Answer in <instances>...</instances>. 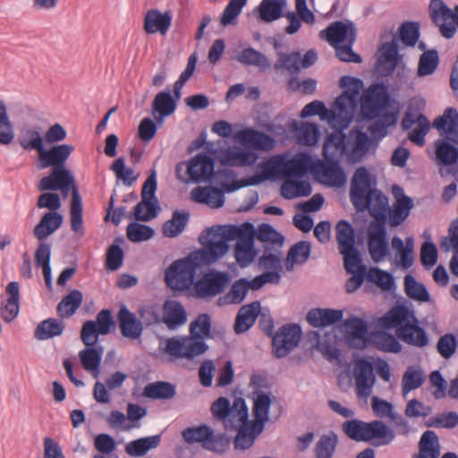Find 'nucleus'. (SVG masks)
Segmentation results:
<instances>
[{
  "label": "nucleus",
  "instance_id": "35",
  "mask_svg": "<svg viewBox=\"0 0 458 458\" xmlns=\"http://www.w3.org/2000/svg\"><path fill=\"white\" fill-rule=\"evenodd\" d=\"M182 435L183 440L189 445L199 444L206 450L212 445L210 438L213 436V428L206 423L188 427L182 430Z\"/></svg>",
  "mask_w": 458,
  "mask_h": 458
},
{
  "label": "nucleus",
  "instance_id": "57",
  "mask_svg": "<svg viewBox=\"0 0 458 458\" xmlns=\"http://www.w3.org/2000/svg\"><path fill=\"white\" fill-rule=\"evenodd\" d=\"M126 234L130 242L138 243L153 238L155 235V230L148 225L131 223L127 226Z\"/></svg>",
  "mask_w": 458,
  "mask_h": 458
},
{
  "label": "nucleus",
  "instance_id": "21",
  "mask_svg": "<svg viewBox=\"0 0 458 458\" xmlns=\"http://www.w3.org/2000/svg\"><path fill=\"white\" fill-rule=\"evenodd\" d=\"M118 327L121 335L131 341L140 340L144 331V324L135 313L122 304L117 314Z\"/></svg>",
  "mask_w": 458,
  "mask_h": 458
},
{
  "label": "nucleus",
  "instance_id": "39",
  "mask_svg": "<svg viewBox=\"0 0 458 458\" xmlns=\"http://www.w3.org/2000/svg\"><path fill=\"white\" fill-rule=\"evenodd\" d=\"M191 214L188 210L175 209L172 213V218L164 223L163 234L168 238L179 236L186 228L190 221Z\"/></svg>",
  "mask_w": 458,
  "mask_h": 458
},
{
  "label": "nucleus",
  "instance_id": "38",
  "mask_svg": "<svg viewBox=\"0 0 458 458\" xmlns=\"http://www.w3.org/2000/svg\"><path fill=\"white\" fill-rule=\"evenodd\" d=\"M161 443V434L140 437L129 442L125 452L131 457H143L151 449L157 448Z\"/></svg>",
  "mask_w": 458,
  "mask_h": 458
},
{
  "label": "nucleus",
  "instance_id": "8",
  "mask_svg": "<svg viewBox=\"0 0 458 458\" xmlns=\"http://www.w3.org/2000/svg\"><path fill=\"white\" fill-rule=\"evenodd\" d=\"M157 175L152 168L141 188V200L138 202L129 214V218L137 222H149L161 212V206L157 196Z\"/></svg>",
  "mask_w": 458,
  "mask_h": 458
},
{
  "label": "nucleus",
  "instance_id": "12",
  "mask_svg": "<svg viewBox=\"0 0 458 458\" xmlns=\"http://www.w3.org/2000/svg\"><path fill=\"white\" fill-rule=\"evenodd\" d=\"M252 387V415L254 419L269 420L270 409L276 397L269 391L271 385L267 377L260 373H252L250 379Z\"/></svg>",
  "mask_w": 458,
  "mask_h": 458
},
{
  "label": "nucleus",
  "instance_id": "61",
  "mask_svg": "<svg viewBox=\"0 0 458 458\" xmlns=\"http://www.w3.org/2000/svg\"><path fill=\"white\" fill-rule=\"evenodd\" d=\"M206 340L207 339L201 336H196L191 334L190 335H185L186 360H193L196 357L206 353L209 348Z\"/></svg>",
  "mask_w": 458,
  "mask_h": 458
},
{
  "label": "nucleus",
  "instance_id": "25",
  "mask_svg": "<svg viewBox=\"0 0 458 458\" xmlns=\"http://www.w3.org/2000/svg\"><path fill=\"white\" fill-rule=\"evenodd\" d=\"M178 102L177 98L172 95V90L167 87L154 97L151 104V114L159 123H164L165 118L174 114Z\"/></svg>",
  "mask_w": 458,
  "mask_h": 458
},
{
  "label": "nucleus",
  "instance_id": "31",
  "mask_svg": "<svg viewBox=\"0 0 458 458\" xmlns=\"http://www.w3.org/2000/svg\"><path fill=\"white\" fill-rule=\"evenodd\" d=\"M64 223L60 212H45L33 229V234L38 241H45L58 230Z\"/></svg>",
  "mask_w": 458,
  "mask_h": 458
},
{
  "label": "nucleus",
  "instance_id": "10",
  "mask_svg": "<svg viewBox=\"0 0 458 458\" xmlns=\"http://www.w3.org/2000/svg\"><path fill=\"white\" fill-rule=\"evenodd\" d=\"M74 150L72 144L63 143L60 145H48L39 151L35 164L38 170L50 168L47 176H54L72 171L67 167L66 163Z\"/></svg>",
  "mask_w": 458,
  "mask_h": 458
},
{
  "label": "nucleus",
  "instance_id": "55",
  "mask_svg": "<svg viewBox=\"0 0 458 458\" xmlns=\"http://www.w3.org/2000/svg\"><path fill=\"white\" fill-rule=\"evenodd\" d=\"M348 269L346 273L352 276L345 283V290L352 293L360 288L365 281L366 267L361 262V257L359 258L357 264L348 267Z\"/></svg>",
  "mask_w": 458,
  "mask_h": 458
},
{
  "label": "nucleus",
  "instance_id": "23",
  "mask_svg": "<svg viewBox=\"0 0 458 458\" xmlns=\"http://www.w3.org/2000/svg\"><path fill=\"white\" fill-rule=\"evenodd\" d=\"M173 21V13L171 10L162 13L157 8L149 9L144 15L143 30L148 35L159 33L162 36L166 35Z\"/></svg>",
  "mask_w": 458,
  "mask_h": 458
},
{
  "label": "nucleus",
  "instance_id": "34",
  "mask_svg": "<svg viewBox=\"0 0 458 458\" xmlns=\"http://www.w3.org/2000/svg\"><path fill=\"white\" fill-rule=\"evenodd\" d=\"M441 445L437 434L433 430H426L419 441V452L412 458H438Z\"/></svg>",
  "mask_w": 458,
  "mask_h": 458
},
{
  "label": "nucleus",
  "instance_id": "48",
  "mask_svg": "<svg viewBox=\"0 0 458 458\" xmlns=\"http://www.w3.org/2000/svg\"><path fill=\"white\" fill-rule=\"evenodd\" d=\"M369 422L359 419H350L342 425V430L351 440L356 442H366L368 437Z\"/></svg>",
  "mask_w": 458,
  "mask_h": 458
},
{
  "label": "nucleus",
  "instance_id": "40",
  "mask_svg": "<svg viewBox=\"0 0 458 458\" xmlns=\"http://www.w3.org/2000/svg\"><path fill=\"white\" fill-rule=\"evenodd\" d=\"M176 394L175 385L167 381L148 383L142 395L150 400H170Z\"/></svg>",
  "mask_w": 458,
  "mask_h": 458
},
{
  "label": "nucleus",
  "instance_id": "22",
  "mask_svg": "<svg viewBox=\"0 0 458 458\" xmlns=\"http://www.w3.org/2000/svg\"><path fill=\"white\" fill-rule=\"evenodd\" d=\"M343 316V310L314 308L307 313L306 320L314 328L325 329L328 327L340 328Z\"/></svg>",
  "mask_w": 458,
  "mask_h": 458
},
{
  "label": "nucleus",
  "instance_id": "41",
  "mask_svg": "<svg viewBox=\"0 0 458 458\" xmlns=\"http://www.w3.org/2000/svg\"><path fill=\"white\" fill-rule=\"evenodd\" d=\"M83 301V293L78 289H73L65 294L56 306V313L61 318H68L73 316Z\"/></svg>",
  "mask_w": 458,
  "mask_h": 458
},
{
  "label": "nucleus",
  "instance_id": "37",
  "mask_svg": "<svg viewBox=\"0 0 458 458\" xmlns=\"http://www.w3.org/2000/svg\"><path fill=\"white\" fill-rule=\"evenodd\" d=\"M187 321L183 305L175 300H167L164 304V322L170 329H176Z\"/></svg>",
  "mask_w": 458,
  "mask_h": 458
},
{
  "label": "nucleus",
  "instance_id": "18",
  "mask_svg": "<svg viewBox=\"0 0 458 458\" xmlns=\"http://www.w3.org/2000/svg\"><path fill=\"white\" fill-rule=\"evenodd\" d=\"M231 281L232 276L229 272L211 268L203 274L199 282L195 285L194 296L198 298L215 297L224 293Z\"/></svg>",
  "mask_w": 458,
  "mask_h": 458
},
{
  "label": "nucleus",
  "instance_id": "59",
  "mask_svg": "<svg viewBox=\"0 0 458 458\" xmlns=\"http://www.w3.org/2000/svg\"><path fill=\"white\" fill-rule=\"evenodd\" d=\"M438 250L431 236L425 240L420 247V260L426 270L432 268L437 262Z\"/></svg>",
  "mask_w": 458,
  "mask_h": 458
},
{
  "label": "nucleus",
  "instance_id": "11",
  "mask_svg": "<svg viewBox=\"0 0 458 458\" xmlns=\"http://www.w3.org/2000/svg\"><path fill=\"white\" fill-rule=\"evenodd\" d=\"M335 238L339 253L343 255L344 267L349 271L348 267L357 264L361 257L357 248L356 229L348 220L341 219L335 225Z\"/></svg>",
  "mask_w": 458,
  "mask_h": 458
},
{
  "label": "nucleus",
  "instance_id": "3",
  "mask_svg": "<svg viewBox=\"0 0 458 458\" xmlns=\"http://www.w3.org/2000/svg\"><path fill=\"white\" fill-rule=\"evenodd\" d=\"M387 80L377 79L369 88L372 108L368 117L371 122L368 127L370 133L358 131L366 148L377 146L379 140L388 133V129L397 124L403 106L390 90Z\"/></svg>",
  "mask_w": 458,
  "mask_h": 458
},
{
  "label": "nucleus",
  "instance_id": "49",
  "mask_svg": "<svg viewBox=\"0 0 458 458\" xmlns=\"http://www.w3.org/2000/svg\"><path fill=\"white\" fill-rule=\"evenodd\" d=\"M404 292L406 295L413 301L420 302H428L430 301V294L425 284L418 282L415 277L410 274L404 276Z\"/></svg>",
  "mask_w": 458,
  "mask_h": 458
},
{
  "label": "nucleus",
  "instance_id": "4",
  "mask_svg": "<svg viewBox=\"0 0 458 458\" xmlns=\"http://www.w3.org/2000/svg\"><path fill=\"white\" fill-rule=\"evenodd\" d=\"M204 175L205 177L194 182H206L210 184L216 182L221 186V188L208 187V190H200L207 195L206 199L201 200L206 201V204L212 208H220L225 205V192L231 193L242 187L259 185L266 181L263 174L256 173L254 175L243 178L240 183L233 170L229 168L214 170L211 166L205 167Z\"/></svg>",
  "mask_w": 458,
  "mask_h": 458
},
{
  "label": "nucleus",
  "instance_id": "5",
  "mask_svg": "<svg viewBox=\"0 0 458 458\" xmlns=\"http://www.w3.org/2000/svg\"><path fill=\"white\" fill-rule=\"evenodd\" d=\"M39 191H61V199L72 197L70 202L71 229L80 235L84 234L83 227V203L77 182L72 171L54 175L43 176L37 186Z\"/></svg>",
  "mask_w": 458,
  "mask_h": 458
},
{
  "label": "nucleus",
  "instance_id": "56",
  "mask_svg": "<svg viewBox=\"0 0 458 458\" xmlns=\"http://www.w3.org/2000/svg\"><path fill=\"white\" fill-rule=\"evenodd\" d=\"M374 345L381 352L399 353L402 351V344L391 332H383L372 335Z\"/></svg>",
  "mask_w": 458,
  "mask_h": 458
},
{
  "label": "nucleus",
  "instance_id": "62",
  "mask_svg": "<svg viewBox=\"0 0 458 458\" xmlns=\"http://www.w3.org/2000/svg\"><path fill=\"white\" fill-rule=\"evenodd\" d=\"M248 0H230L224 9L220 22L223 26L233 25Z\"/></svg>",
  "mask_w": 458,
  "mask_h": 458
},
{
  "label": "nucleus",
  "instance_id": "53",
  "mask_svg": "<svg viewBox=\"0 0 458 458\" xmlns=\"http://www.w3.org/2000/svg\"><path fill=\"white\" fill-rule=\"evenodd\" d=\"M15 137L13 124L8 114L7 107L3 100H0V144L10 145Z\"/></svg>",
  "mask_w": 458,
  "mask_h": 458
},
{
  "label": "nucleus",
  "instance_id": "6",
  "mask_svg": "<svg viewBox=\"0 0 458 458\" xmlns=\"http://www.w3.org/2000/svg\"><path fill=\"white\" fill-rule=\"evenodd\" d=\"M377 178L366 166L356 168L350 182V200L359 212L368 210L374 204V213L378 206H386L387 196L376 188Z\"/></svg>",
  "mask_w": 458,
  "mask_h": 458
},
{
  "label": "nucleus",
  "instance_id": "15",
  "mask_svg": "<svg viewBox=\"0 0 458 458\" xmlns=\"http://www.w3.org/2000/svg\"><path fill=\"white\" fill-rule=\"evenodd\" d=\"M428 13L441 36L446 39L454 38L458 30V4L452 9L443 0H431Z\"/></svg>",
  "mask_w": 458,
  "mask_h": 458
},
{
  "label": "nucleus",
  "instance_id": "26",
  "mask_svg": "<svg viewBox=\"0 0 458 458\" xmlns=\"http://www.w3.org/2000/svg\"><path fill=\"white\" fill-rule=\"evenodd\" d=\"M84 345L85 348L79 352L81 364L85 370L89 371L97 378L100 374L104 347L98 341Z\"/></svg>",
  "mask_w": 458,
  "mask_h": 458
},
{
  "label": "nucleus",
  "instance_id": "43",
  "mask_svg": "<svg viewBox=\"0 0 458 458\" xmlns=\"http://www.w3.org/2000/svg\"><path fill=\"white\" fill-rule=\"evenodd\" d=\"M256 240L261 242L264 249H267L283 247L285 237L270 224L261 223L258 226Z\"/></svg>",
  "mask_w": 458,
  "mask_h": 458
},
{
  "label": "nucleus",
  "instance_id": "20",
  "mask_svg": "<svg viewBox=\"0 0 458 458\" xmlns=\"http://www.w3.org/2000/svg\"><path fill=\"white\" fill-rule=\"evenodd\" d=\"M356 384V393L359 397H368L376 384V373L373 371V363L368 357L357 361L353 373Z\"/></svg>",
  "mask_w": 458,
  "mask_h": 458
},
{
  "label": "nucleus",
  "instance_id": "47",
  "mask_svg": "<svg viewBox=\"0 0 458 458\" xmlns=\"http://www.w3.org/2000/svg\"><path fill=\"white\" fill-rule=\"evenodd\" d=\"M426 380L423 369L418 366H410L403 373L402 379V393L405 396L412 390L420 388Z\"/></svg>",
  "mask_w": 458,
  "mask_h": 458
},
{
  "label": "nucleus",
  "instance_id": "45",
  "mask_svg": "<svg viewBox=\"0 0 458 458\" xmlns=\"http://www.w3.org/2000/svg\"><path fill=\"white\" fill-rule=\"evenodd\" d=\"M311 243L309 241H299L293 244L287 252L286 269L288 271L293 268L295 264H303L310 257Z\"/></svg>",
  "mask_w": 458,
  "mask_h": 458
},
{
  "label": "nucleus",
  "instance_id": "7",
  "mask_svg": "<svg viewBox=\"0 0 458 458\" xmlns=\"http://www.w3.org/2000/svg\"><path fill=\"white\" fill-rule=\"evenodd\" d=\"M356 37V26L350 20L333 21L319 32V38L335 48V56L341 62L360 64L361 55L352 49Z\"/></svg>",
  "mask_w": 458,
  "mask_h": 458
},
{
  "label": "nucleus",
  "instance_id": "36",
  "mask_svg": "<svg viewBox=\"0 0 458 458\" xmlns=\"http://www.w3.org/2000/svg\"><path fill=\"white\" fill-rule=\"evenodd\" d=\"M64 318H48L39 322L34 331V337L39 341L53 339L63 335L65 329Z\"/></svg>",
  "mask_w": 458,
  "mask_h": 458
},
{
  "label": "nucleus",
  "instance_id": "33",
  "mask_svg": "<svg viewBox=\"0 0 458 458\" xmlns=\"http://www.w3.org/2000/svg\"><path fill=\"white\" fill-rule=\"evenodd\" d=\"M124 244V238L123 236H116L107 247L104 262L105 269L107 272L116 271L123 265L125 252L123 245Z\"/></svg>",
  "mask_w": 458,
  "mask_h": 458
},
{
  "label": "nucleus",
  "instance_id": "1",
  "mask_svg": "<svg viewBox=\"0 0 458 458\" xmlns=\"http://www.w3.org/2000/svg\"><path fill=\"white\" fill-rule=\"evenodd\" d=\"M237 225H212L199 236L202 249L173 261L165 270V285L174 296L187 293L194 284L199 269L209 267L225 256L230 242H238Z\"/></svg>",
  "mask_w": 458,
  "mask_h": 458
},
{
  "label": "nucleus",
  "instance_id": "29",
  "mask_svg": "<svg viewBox=\"0 0 458 458\" xmlns=\"http://www.w3.org/2000/svg\"><path fill=\"white\" fill-rule=\"evenodd\" d=\"M394 437V430L383 420H374L369 422L367 443L377 447L390 444Z\"/></svg>",
  "mask_w": 458,
  "mask_h": 458
},
{
  "label": "nucleus",
  "instance_id": "27",
  "mask_svg": "<svg viewBox=\"0 0 458 458\" xmlns=\"http://www.w3.org/2000/svg\"><path fill=\"white\" fill-rule=\"evenodd\" d=\"M260 311L261 304L259 301L242 305L238 310L234 319V333L241 335L249 331L259 317Z\"/></svg>",
  "mask_w": 458,
  "mask_h": 458
},
{
  "label": "nucleus",
  "instance_id": "28",
  "mask_svg": "<svg viewBox=\"0 0 458 458\" xmlns=\"http://www.w3.org/2000/svg\"><path fill=\"white\" fill-rule=\"evenodd\" d=\"M404 309L405 301L403 304L391 309L383 316L376 318L373 322H371L373 328L372 335L390 332L392 329H394L397 335V327L399 328L400 323L404 320Z\"/></svg>",
  "mask_w": 458,
  "mask_h": 458
},
{
  "label": "nucleus",
  "instance_id": "63",
  "mask_svg": "<svg viewBox=\"0 0 458 458\" xmlns=\"http://www.w3.org/2000/svg\"><path fill=\"white\" fill-rule=\"evenodd\" d=\"M249 291L247 277H241L232 284L225 299L230 304H240L245 300Z\"/></svg>",
  "mask_w": 458,
  "mask_h": 458
},
{
  "label": "nucleus",
  "instance_id": "44",
  "mask_svg": "<svg viewBox=\"0 0 458 458\" xmlns=\"http://www.w3.org/2000/svg\"><path fill=\"white\" fill-rule=\"evenodd\" d=\"M18 143L24 150H36L38 155L46 146L41 128L38 126L22 131V134L18 138Z\"/></svg>",
  "mask_w": 458,
  "mask_h": 458
},
{
  "label": "nucleus",
  "instance_id": "42",
  "mask_svg": "<svg viewBox=\"0 0 458 458\" xmlns=\"http://www.w3.org/2000/svg\"><path fill=\"white\" fill-rule=\"evenodd\" d=\"M420 37V25L418 21H405L401 23L394 39L400 41L404 47H415Z\"/></svg>",
  "mask_w": 458,
  "mask_h": 458
},
{
  "label": "nucleus",
  "instance_id": "52",
  "mask_svg": "<svg viewBox=\"0 0 458 458\" xmlns=\"http://www.w3.org/2000/svg\"><path fill=\"white\" fill-rule=\"evenodd\" d=\"M110 170H112L116 176V183L118 184V182L122 181L127 187L132 186L139 176L138 174H134V170L131 167L126 166L124 157H117L110 165Z\"/></svg>",
  "mask_w": 458,
  "mask_h": 458
},
{
  "label": "nucleus",
  "instance_id": "2",
  "mask_svg": "<svg viewBox=\"0 0 458 458\" xmlns=\"http://www.w3.org/2000/svg\"><path fill=\"white\" fill-rule=\"evenodd\" d=\"M432 127L441 136L435 142V160L441 177L453 176L454 182L444 188L442 200L449 203L457 194L458 183V111L455 107L445 108L442 115L436 117Z\"/></svg>",
  "mask_w": 458,
  "mask_h": 458
},
{
  "label": "nucleus",
  "instance_id": "13",
  "mask_svg": "<svg viewBox=\"0 0 458 458\" xmlns=\"http://www.w3.org/2000/svg\"><path fill=\"white\" fill-rule=\"evenodd\" d=\"M404 320L400 323L397 327V335L399 340L403 343L423 348L429 343L428 335L424 327L420 326V322L415 316L414 309L411 302L405 301Z\"/></svg>",
  "mask_w": 458,
  "mask_h": 458
},
{
  "label": "nucleus",
  "instance_id": "60",
  "mask_svg": "<svg viewBox=\"0 0 458 458\" xmlns=\"http://www.w3.org/2000/svg\"><path fill=\"white\" fill-rule=\"evenodd\" d=\"M369 282L373 283L384 292H392L395 289L396 284L393 274L387 270L374 267V272L369 277Z\"/></svg>",
  "mask_w": 458,
  "mask_h": 458
},
{
  "label": "nucleus",
  "instance_id": "24",
  "mask_svg": "<svg viewBox=\"0 0 458 458\" xmlns=\"http://www.w3.org/2000/svg\"><path fill=\"white\" fill-rule=\"evenodd\" d=\"M281 247L264 249L259 258V266L264 269L273 284L280 283L283 272V258Z\"/></svg>",
  "mask_w": 458,
  "mask_h": 458
},
{
  "label": "nucleus",
  "instance_id": "54",
  "mask_svg": "<svg viewBox=\"0 0 458 458\" xmlns=\"http://www.w3.org/2000/svg\"><path fill=\"white\" fill-rule=\"evenodd\" d=\"M190 334L196 336H201L204 339H212V319L208 313L199 314L192 320L189 327Z\"/></svg>",
  "mask_w": 458,
  "mask_h": 458
},
{
  "label": "nucleus",
  "instance_id": "30",
  "mask_svg": "<svg viewBox=\"0 0 458 458\" xmlns=\"http://www.w3.org/2000/svg\"><path fill=\"white\" fill-rule=\"evenodd\" d=\"M369 214L374 219L372 222H384L386 226L387 225L392 228L398 227L401 225L408 217L403 211L397 208L395 206L390 208L388 205V199L386 200V206H378L377 210L374 213V204L368 209Z\"/></svg>",
  "mask_w": 458,
  "mask_h": 458
},
{
  "label": "nucleus",
  "instance_id": "64",
  "mask_svg": "<svg viewBox=\"0 0 458 458\" xmlns=\"http://www.w3.org/2000/svg\"><path fill=\"white\" fill-rule=\"evenodd\" d=\"M337 442V436L335 433H332V435H323L316 444V457L332 458Z\"/></svg>",
  "mask_w": 458,
  "mask_h": 458
},
{
  "label": "nucleus",
  "instance_id": "19",
  "mask_svg": "<svg viewBox=\"0 0 458 458\" xmlns=\"http://www.w3.org/2000/svg\"><path fill=\"white\" fill-rule=\"evenodd\" d=\"M288 130L301 146L316 148L321 139L320 126L314 122L291 120Z\"/></svg>",
  "mask_w": 458,
  "mask_h": 458
},
{
  "label": "nucleus",
  "instance_id": "16",
  "mask_svg": "<svg viewBox=\"0 0 458 458\" xmlns=\"http://www.w3.org/2000/svg\"><path fill=\"white\" fill-rule=\"evenodd\" d=\"M259 126L266 131H260L252 127H247L239 131L236 134V140L241 143L250 144L258 149L270 150L275 144L274 138L267 132L271 134H279L278 131H284V128L280 124H276L274 122H262L259 121Z\"/></svg>",
  "mask_w": 458,
  "mask_h": 458
},
{
  "label": "nucleus",
  "instance_id": "17",
  "mask_svg": "<svg viewBox=\"0 0 458 458\" xmlns=\"http://www.w3.org/2000/svg\"><path fill=\"white\" fill-rule=\"evenodd\" d=\"M302 330L297 323L281 326L271 337V352L274 357L282 359L288 356L300 344Z\"/></svg>",
  "mask_w": 458,
  "mask_h": 458
},
{
  "label": "nucleus",
  "instance_id": "9",
  "mask_svg": "<svg viewBox=\"0 0 458 458\" xmlns=\"http://www.w3.org/2000/svg\"><path fill=\"white\" fill-rule=\"evenodd\" d=\"M214 418L221 421L225 430L235 429L239 425L236 422L246 420L249 418V408L243 397L235 396L231 404L229 398L220 396L211 405Z\"/></svg>",
  "mask_w": 458,
  "mask_h": 458
},
{
  "label": "nucleus",
  "instance_id": "50",
  "mask_svg": "<svg viewBox=\"0 0 458 458\" xmlns=\"http://www.w3.org/2000/svg\"><path fill=\"white\" fill-rule=\"evenodd\" d=\"M260 249L252 244H235L233 255L238 266L245 268L251 265L259 257Z\"/></svg>",
  "mask_w": 458,
  "mask_h": 458
},
{
  "label": "nucleus",
  "instance_id": "32",
  "mask_svg": "<svg viewBox=\"0 0 458 458\" xmlns=\"http://www.w3.org/2000/svg\"><path fill=\"white\" fill-rule=\"evenodd\" d=\"M286 5V0H262L255 12L260 21L270 23L284 17Z\"/></svg>",
  "mask_w": 458,
  "mask_h": 458
},
{
  "label": "nucleus",
  "instance_id": "46",
  "mask_svg": "<svg viewBox=\"0 0 458 458\" xmlns=\"http://www.w3.org/2000/svg\"><path fill=\"white\" fill-rule=\"evenodd\" d=\"M372 328L371 322L362 317L351 315L347 319L343 318L339 330L346 336H358Z\"/></svg>",
  "mask_w": 458,
  "mask_h": 458
},
{
  "label": "nucleus",
  "instance_id": "51",
  "mask_svg": "<svg viewBox=\"0 0 458 458\" xmlns=\"http://www.w3.org/2000/svg\"><path fill=\"white\" fill-rule=\"evenodd\" d=\"M439 64V55L438 51L435 48L425 51L420 55L417 75L419 77H425L433 74L437 69Z\"/></svg>",
  "mask_w": 458,
  "mask_h": 458
},
{
  "label": "nucleus",
  "instance_id": "14",
  "mask_svg": "<svg viewBox=\"0 0 458 458\" xmlns=\"http://www.w3.org/2000/svg\"><path fill=\"white\" fill-rule=\"evenodd\" d=\"M369 254L375 264L392 259L389 234L386 223L370 222L367 231Z\"/></svg>",
  "mask_w": 458,
  "mask_h": 458
},
{
  "label": "nucleus",
  "instance_id": "58",
  "mask_svg": "<svg viewBox=\"0 0 458 458\" xmlns=\"http://www.w3.org/2000/svg\"><path fill=\"white\" fill-rule=\"evenodd\" d=\"M237 60L245 65H256L263 69L269 65L267 56L251 47L242 49L238 55Z\"/></svg>",
  "mask_w": 458,
  "mask_h": 458
}]
</instances>
